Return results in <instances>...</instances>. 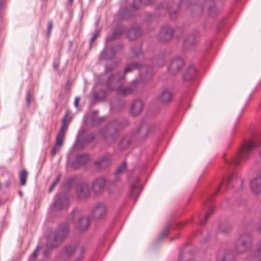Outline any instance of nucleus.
Instances as JSON below:
<instances>
[{
	"label": "nucleus",
	"instance_id": "4be33fe9",
	"mask_svg": "<svg viewBox=\"0 0 261 261\" xmlns=\"http://www.w3.org/2000/svg\"><path fill=\"white\" fill-rule=\"evenodd\" d=\"M149 126L146 124L142 125L138 129L137 133L140 135V137H145L148 133Z\"/></svg>",
	"mask_w": 261,
	"mask_h": 261
},
{
	"label": "nucleus",
	"instance_id": "423d86ee",
	"mask_svg": "<svg viewBox=\"0 0 261 261\" xmlns=\"http://www.w3.org/2000/svg\"><path fill=\"white\" fill-rule=\"evenodd\" d=\"M69 205L68 197L66 195H62L55 201L53 207L55 211H63L66 210Z\"/></svg>",
	"mask_w": 261,
	"mask_h": 261
},
{
	"label": "nucleus",
	"instance_id": "f3484780",
	"mask_svg": "<svg viewBox=\"0 0 261 261\" xmlns=\"http://www.w3.org/2000/svg\"><path fill=\"white\" fill-rule=\"evenodd\" d=\"M142 32L140 28H135L130 29L128 33L127 36L130 40H134L141 36Z\"/></svg>",
	"mask_w": 261,
	"mask_h": 261
},
{
	"label": "nucleus",
	"instance_id": "1a4fd4ad",
	"mask_svg": "<svg viewBox=\"0 0 261 261\" xmlns=\"http://www.w3.org/2000/svg\"><path fill=\"white\" fill-rule=\"evenodd\" d=\"M90 193V188L87 184L84 183L79 185L76 188V194L80 199L88 197Z\"/></svg>",
	"mask_w": 261,
	"mask_h": 261
},
{
	"label": "nucleus",
	"instance_id": "5701e85b",
	"mask_svg": "<svg viewBox=\"0 0 261 261\" xmlns=\"http://www.w3.org/2000/svg\"><path fill=\"white\" fill-rule=\"evenodd\" d=\"M28 173L26 170H22L19 174V179L21 186H24L26 184Z\"/></svg>",
	"mask_w": 261,
	"mask_h": 261
},
{
	"label": "nucleus",
	"instance_id": "6e6552de",
	"mask_svg": "<svg viewBox=\"0 0 261 261\" xmlns=\"http://www.w3.org/2000/svg\"><path fill=\"white\" fill-rule=\"evenodd\" d=\"M173 35V30L169 27H165L162 29L159 34V39L163 42L170 40Z\"/></svg>",
	"mask_w": 261,
	"mask_h": 261
},
{
	"label": "nucleus",
	"instance_id": "c85d7f7f",
	"mask_svg": "<svg viewBox=\"0 0 261 261\" xmlns=\"http://www.w3.org/2000/svg\"><path fill=\"white\" fill-rule=\"evenodd\" d=\"M126 169V164H123L122 165L118 167L116 170V173L119 174L123 173Z\"/></svg>",
	"mask_w": 261,
	"mask_h": 261
},
{
	"label": "nucleus",
	"instance_id": "f704fd0d",
	"mask_svg": "<svg viewBox=\"0 0 261 261\" xmlns=\"http://www.w3.org/2000/svg\"><path fill=\"white\" fill-rule=\"evenodd\" d=\"M33 97L30 92H29L27 94V101L28 104H30V103L31 102L32 100Z\"/></svg>",
	"mask_w": 261,
	"mask_h": 261
},
{
	"label": "nucleus",
	"instance_id": "8fccbe9b",
	"mask_svg": "<svg viewBox=\"0 0 261 261\" xmlns=\"http://www.w3.org/2000/svg\"><path fill=\"white\" fill-rule=\"evenodd\" d=\"M259 261H261V259Z\"/></svg>",
	"mask_w": 261,
	"mask_h": 261
},
{
	"label": "nucleus",
	"instance_id": "c03bdc74",
	"mask_svg": "<svg viewBox=\"0 0 261 261\" xmlns=\"http://www.w3.org/2000/svg\"><path fill=\"white\" fill-rule=\"evenodd\" d=\"M260 248H259V250H261V241H260Z\"/></svg>",
	"mask_w": 261,
	"mask_h": 261
},
{
	"label": "nucleus",
	"instance_id": "7ed1b4c3",
	"mask_svg": "<svg viewBox=\"0 0 261 261\" xmlns=\"http://www.w3.org/2000/svg\"><path fill=\"white\" fill-rule=\"evenodd\" d=\"M67 114L65 116L62 120L63 124L62 127L60 129V133L57 136L56 144L51 152V154L54 156L59 152L63 145L65 134L68 128V124L70 121V120L67 119Z\"/></svg>",
	"mask_w": 261,
	"mask_h": 261
},
{
	"label": "nucleus",
	"instance_id": "e433bc0d",
	"mask_svg": "<svg viewBox=\"0 0 261 261\" xmlns=\"http://www.w3.org/2000/svg\"><path fill=\"white\" fill-rule=\"evenodd\" d=\"M80 98L79 97H76L75 99V101H74V105L76 107H78L79 106V102H80Z\"/></svg>",
	"mask_w": 261,
	"mask_h": 261
},
{
	"label": "nucleus",
	"instance_id": "dca6fc26",
	"mask_svg": "<svg viewBox=\"0 0 261 261\" xmlns=\"http://www.w3.org/2000/svg\"><path fill=\"white\" fill-rule=\"evenodd\" d=\"M110 157L108 155H105L100 158L96 162V165L100 169H103L106 168L110 163Z\"/></svg>",
	"mask_w": 261,
	"mask_h": 261
},
{
	"label": "nucleus",
	"instance_id": "20e7f679",
	"mask_svg": "<svg viewBox=\"0 0 261 261\" xmlns=\"http://www.w3.org/2000/svg\"><path fill=\"white\" fill-rule=\"evenodd\" d=\"M251 247V237L246 233L241 235L236 241L235 250L238 253H243Z\"/></svg>",
	"mask_w": 261,
	"mask_h": 261
},
{
	"label": "nucleus",
	"instance_id": "a19ab883",
	"mask_svg": "<svg viewBox=\"0 0 261 261\" xmlns=\"http://www.w3.org/2000/svg\"><path fill=\"white\" fill-rule=\"evenodd\" d=\"M231 181H232V177H230L228 180V181H227V182H230Z\"/></svg>",
	"mask_w": 261,
	"mask_h": 261
},
{
	"label": "nucleus",
	"instance_id": "2eb2a0df",
	"mask_svg": "<svg viewBox=\"0 0 261 261\" xmlns=\"http://www.w3.org/2000/svg\"><path fill=\"white\" fill-rule=\"evenodd\" d=\"M110 211H111L110 206L103 202L96 203L93 207L94 212H106Z\"/></svg>",
	"mask_w": 261,
	"mask_h": 261
},
{
	"label": "nucleus",
	"instance_id": "ddd939ff",
	"mask_svg": "<svg viewBox=\"0 0 261 261\" xmlns=\"http://www.w3.org/2000/svg\"><path fill=\"white\" fill-rule=\"evenodd\" d=\"M143 103L142 101L139 100H135L131 107V111L133 115H137L139 114L142 110Z\"/></svg>",
	"mask_w": 261,
	"mask_h": 261
},
{
	"label": "nucleus",
	"instance_id": "393cba45",
	"mask_svg": "<svg viewBox=\"0 0 261 261\" xmlns=\"http://www.w3.org/2000/svg\"><path fill=\"white\" fill-rule=\"evenodd\" d=\"M76 160L79 163L83 165L87 163L89 160V158L88 155L82 154L78 156Z\"/></svg>",
	"mask_w": 261,
	"mask_h": 261
},
{
	"label": "nucleus",
	"instance_id": "ea45409f",
	"mask_svg": "<svg viewBox=\"0 0 261 261\" xmlns=\"http://www.w3.org/2000/svg\"><path fill=\"white\" fill-rule=\"evenodd\" d=\"M140 51V49L139 47L138 48L137 51L135 52V51H133L135 54H138Z\"/></svg>",
	"mask_w": 261,
	"mask_h": 261
},
{
	"label": "nucleus",
	"instance_id": "4c0bfd02",
	"mask_svg": "<svg viewBox=\"0 0 261 261\" xmlns=\"http://www.w3.org/2000/svg\"><path fill=\"white\" fill-rule=\"evenodd\" d=\"M10 185V182L9 180H7L5 182V185L6 187H8Z\"/></svg>",
	"mask_w": 261,
	"mask_h": 261
},
{
	"label": "nucleus",
	"instance_id": "c756f323",
	"mask_svg": "<svg viewBox=\"0 0 261 261\" xmlns=\"http://www.w3.org/2000/svg\"><path fill=\"white\" fill-rule=\"evenodd\" d=\"M61 175H59L57 178L56 179V180L53 182L52 184L51 187H50L49 189V192H51L54 190L55 187L56 186V185L59 183L60 180Z\"/></svg>",
	"mask_w": 261,
	"mask_h": 261
},
{
	"label": "nucleus",
	"instance_id": "c9c22d12",
	"mask_svg": "<svg viewBox=\"0 0 261 261\" xmlns=\"http://www.w3.org/2000/svg\"><path fill=\"white\" fill-rule=\"evenodd\" d=\"M53 27V24L52 22L49 21L48 22V34H50L51 33Z\"/></svg>",
	"mask_w": 261,
	"mask_h": 261
},
{
	"label": "nucleus",
	"instance_id": "37998d69",
	"mask_svg": "<svg viewBox=\"0 0 261 261\" xmlns=\"http://www.w3.org/2000/svg\"><path fill=\"white\" fill-rule=\"evenodd\" d=\"M96 214H97V215H98V216H97V217H98V216L99 217V216H102V213H96Z\"/></svg>",
	"mask_w": 261,
	"mask_h": 261
},
{
	"label": "nucleus",
	"instance_id": "a211bd4d",
	"mask_svg": "<svg viewBox=\"0 0 261 261\" xmlns=\"http://www.w3.org/2000/svg\"><path fill=\"white\" fill-rule=\"evenodd\" d=\"M65 251L68 254H71L73 252L75 254L79 255L84 252V249L82 247H77L75 248L72 245L68 246L65 248Z\"/></svg>",
	"mask_w": 261,
	"mask_h": 261
},
{
	"label": "nucleus",
	"instance_id": "6ab92c4d",
	"mask_svg": "<svg viewBox=\"0 0 261 261\" xmlns=\"http://www.w3.org/2000/svg\"><path fill=\"white\" fill-rule=\"evenodd\" d=\"M141 191V188L137 184L132 185L130 189V195L133 197L135 198V200H136L137 197L139 196Z\"/></svg>",
	"mask_w": 261,
	"mask_h": 261
},
{
	"label": "nucleus",
	"instance_id": "bb28decb",
	"mask_svg": "<svg viewBox=\"0 0 261 261\" xmlns=\"http://www.w3.org/2000/svg\"><path fill=\"white\" fill-rule=\"evenodd\" d=\"M141 74L145 75L147 73L151 74V68L146 66H142L140 67Z\"/></svg>",
	"mask_w": 261,
	"mask_h": 261
},
{
	"label": "nucleus",
	"instance_id": "9b49d317",
	"mask_svg": "<svg viewBox=\"0 0 261 261\" xmlns=\"http://www.w3.org/2000/svg\"><path fill=\"white\" fill-rule=\"evenodd\" d=\"M251 189L255 194L261 193V176H257L251 182Z\"/></svg>",
	"mask_w": 261,
	"mask_h": 261
},
{
	"label": "nucleus",
	"instance_id": "a18cd8bd",
	"mask_svg": "<svg viewBox=\"0 0 261 261\" xmlns=\"http://www.w3.org/2000/svg\"><path fill=\"white\" fill-rule=\"evenodd\" d=\"M69 1L71 3L73 1V0H69Z\"/></svg>",
	"mask_w": 261,
	"mask_h": 261
},
{
	"label": "nucleus",
	"instance_id": "4468645a",
	"mask_svg": "<svg viewBox=\"0 0 261 261\" xmlns=\"http://www.w3.org/2000/svg\"><path fill=\"white\" fill-rule=\"evenodd\" d=\"M196 75V69L193 66H190L184 74L185 81H191L195 79Z\"/></svg>",
	"mask_w": 261,
	"mask_h": 261
},
{
	"label": "nucleus",
	"instance_id": "aec40b11",
	"mask_svg": "<svg viewBox=\"0 0 261 261\" xmlns=\"http://www.w3.org/2000/svg\"><path fill=\"white\" fill-rule=\"evenodd\" d=\"M89 220L87 218H81L77 221V226L81 230H85L89 225Z\"/></svg>",
	"mask_w": 261,
	"mask_h": 261
},
{
	"label": "nucleus",
	"instance_id": "f257e3e1",
	"mask_svg": "<svg viewBox=\"0 0 261 261\" xmlns=\"http://www.w3.org/2000/svg\"><path fill=\"white\" fill-rule=\"evenodd\" d=\"M124 79L123 73L113 74L108 81V87L111 90H116L118 94L121 95H127L132 93L133 88L130 86L123 87L120 82Z\"/></svg>",
	"mask_w": 261,
	"mask_h": 261
},
{
	"label": "nucleus",
	"instance_id": "412c9836",
	"mask_svg": "<svg viewBox=\"0 0 261 261\" xmlns=\"http://www.w3.org/2000/svg\"><path fill=\"white\" fill-rule=\"evenodd\" d=\"M165 61L163 55H161L155 58L153 60L154 66L158 67H161L165 65Z\"/></svg>",
	"mask_w": 261,
	"mask_h": 261
},
{
	"label": "nucleus",
	"instance_id": "39448f33",
	"mask_svg": "<svg viewBox=\"0 0 261 261\" xmlns=\"http://www.w3.org/2000/svg\"><path fill=\"white\" fill-rule=\"evenodd\" d=\"M69 228L67 224H64L60 226L57 234L54 236L55 243L52 244L49 240L47 243V246L49 248L56 247L58 243L60 242L67 234Z\"/></svg>",
	"mask_w": 261,
	"mask_h": 261
},
{
	"label": "nucleus",
	"instance_id": "f03ea898",
	"mask_svg": "<svg viewBox=\"0 0 261 261\" xmlns=\"http://www.w3.org/2000/svg\"><path fill=\"white\" fill-rule=\"evenodd\" d=\"M256 146L254 141L250 140L246 142L239 152L238 156L232 160V163L238 166L243 161L248 159L250 156V153L252 149Z\"/></svg>",
	"mask_w": 261,
	"mask_h": 261
},
{
	"label": "nucleus",
	"instance_id": "0eeeda50",
	"mask_svg": "<svg viewBox=\"0 0 261 261\" xmlns=\"http://www.w3.org/2000/svg\"><path fill=\"white\" fill-rule=\"evenodd\" d=\"M184 62L181 58H177L173 59L168 68L169 71L172 74L178 73L184 67Z\"/></svg>",
	"mask_w": 261,
	"mask_h": 261
},
{
	"label": "nucleus",
	"instance_id": "f8f14e48",
	"mask_svg": "<svg viewBox=\"0 0 261 261\" xmlns=\"http://www.w3.org/2000/svg\"><path fill=\"white\" fill-rule=\"evenodd\" d=\"M172 93L171 91L168 89H164L159 97V100L162 103L169 102L172 99Z\"/></svg>",
	"mask_w": 261,
	"mask_h": 261
},
{
	"label": "nucleus",
	"instance_id": "7c9ffc66",
	"mask_svg": "<svg viewBox=\"0 0 261 261\" xmlns=\"http://www.w3.org/2000/svg\"><path fill=\"white\" fill-rule=\"evenodd\" d=\"M210 216V213H206L203 216L200 217V222L202 225H203L205 221L209 218Z\"/></svg>",
	"mask_w": 261,
	"mask_h": 261
},
{
	"label": "nucleus",
	"instance_id": "473e14b6",
	"mask_svg": "<svg viewBox=\"0 0 261 261\" xmlns=\"http://www.w3.org/2000/svg\"><path fill=\"white\" fill-rule=\"evenodd\" d=\"M40 249V247H37L35 251L32 253L30 256V260H34L36 258L37 255V253Z\"/></svg>",
	"mask_w": 261,
	"mask_h": 261
},
{
	"label": "nucleus",
	"instance_id": "72a5a7b5",
	"mask_svg": "<svg viewBox=\"0 0 261 261\" xmlns=\"http://www.w3.org/2000/svg\"><path fill=\"white\" fill-rule=\"evenodd\" d=\"M99 31H97L94 33V34L93 35V36L91 38V40H90L91 44L96 39V38L99 36Z\"/></svg>",
	"mask_w": 261,
	"mask_h": 261
},
{
	"label": "nucleus",
	"instance_id": "58836bf2",
	"mask_svg": "<svg viewBox=\"0 0 261 261\" xmlns=\"http://www.w3.org/2000/svg\"><path fill=\"white\" fill-rule=\"evenodd\" d=\"M168 232V230H166L164 232H163V234L164 235V236H166Z\"/></svg>",
	"mask_w": 261,
	"mask_h": 261
},
{
	"label": "nucleus",
	"instance_id": "9d476101",
	"mask_svg": "<svg viewBox=\"0 0 261 261\" xmlns=\"http://www.w3.org/2000/svg\"><path fill=\"white\" fill-rule=\"evenodd\" d=\"M106 179L103 177H98L93 181L92 190L96 194L100 193L104 189Z\"/></svg>",
	"mask_w": 261,
	"mask_h": 261
},
{
	"label": "nucleus",
	"instance_id": "b1692460",
	"mask_svg": "<svg viewBox=\"0 0 261 261\" xmlns=\"http://www.w3.org/2000/svg\"><path fill=\"white\" fill-rule=\"evenodd\" d=\"M215 7V2L214 0H205L203 4L204 9H207L209 11H212Z\"/></svg>",
	"mask_w": 261,
	"mask_h": 261
},
{
	"label": "nucleus",
	"instance_id": "79ce46f5",
	"mask_svg": "<svg viewBox=\"0 0 261 261\" xmlns=\"http://www.w3.org/2000/svg\"><path fill=\"white\" fill-rule=\"evenodd\" d=\"M113 126V124H110V125L109 126V129H111Z\"/></svg>",
	"mask_w": 261,
	"mask_h": 261
},
{
	"label": "nucleus",
	"instance_id": "49530a36",
	"mask_svg": "<svg viewBox=\"0 0 261 261\" xmlns=\"http://www.w3.org/2000/svg\"><path fill=\"white\" fill-rule=\"evenodd\" d=\"M224 182H223L222 185H220V186H221L222 185H224Z\"/></svg>",
	"mask_w": 261,
	"mask_h": 261
},
{
	"label": "nucleus",
	"instance_id": "09e8293b",
	"mask_svg": "<svg viewBox=\"0 0 261 261\" xmlns=\"http://www.w3.org/2000/svg\"><path fill=\"white\" fill-rule=\"evenodd\" d=\"M171 17H172L173 18L174 17L172 14H171Z\"/></svg>",
	"mask_w": 261,
	"mask_h": 261
},
{
	"label": "nucleus",
	"instance_id": "a878e982",
	"mask_svg": "<svg viewBox=\"0 0 261 261\" xmlns=\"http://www.w3.org/2000/svg\"><path fill=\"white\" fill-rule=\"evenodd\" d=\"M185 45L186 47H189L190 45H194L195 43V37L193 35H190L185 41Z\"/></svg>",
	"mask_w": 261,
	"mask_h": 261
},
{
	"label": "nucleus",
	"instance_id": "de8ad7c7",
	"mask_svg": "<svg viewBox=\"0 0 261 261\" xmlns=\"http://www.w3.org/2000/svg\"><path fill=\"white\" fill-rule=\"evenodd\" d=\"M225 258H224L223 259V261H225Z\"/></svg>",
	"mask_w": 261,
	"mask_h": 261
},
{
	"label": "nucleus",
	"instance_id": "cd10ccee",
	"mask_svg": "<svg viewBox=\"0 0 261 261\" xmlns=\"http://www.w3.org/2000/svg\"><path fill=\"white\" fill-rule=\"evenodd\" d=\"M138 67V65L137 64L133 63V64H129L127 67H126V68H125L124 72L125 73H126L129 72H130L133 69L136 68Z\"/></svg>",
	"mask_w": 261,
	"mask_h": 261
},
{
	"label": "nucleus",
	"instance_id": "2f4dec72",
	"mask_svg": "<svg viewBox=\"0 0 261 261\" xmlns=\"http://www.w3.org/2000/svg\"><path fill=\"white\" fill-rule=\"evenodd\" d=\"M205 206L207 208L206 212H212L213 211H216L217 210L215 208V207L212 205L211 203L207 202L205 204Z\"/></svg>",
	"mask_w": 261,
	"mask_h": 261
}]
</instances>
